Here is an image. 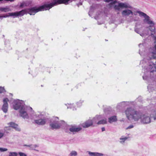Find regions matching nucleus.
<instances>
[{
    "label": "nucleus",
    "instance_id": "nucleus-1",
    "mask_svg": "<svg viewBox=\"0 0 156 156\" xmlns=\"http://www.w3.org/2000/svg\"><path fill=\"white\" fill-rule=\"evenodd\" d=\"M72 0H53V2L50 4H46L39 7H34L29 9H26L17 12L18 16H23L24 14L28 13L30 15H34L36 13L40 11L48 10L51 8L54 5L58 4L64 3L68 4L71 2Z\"/></svg>",
    "mask_w": 156,
    "mask_h": 156
},
{
    "label": "nucleus",
    "instance_id": "nucleus-2",
    "mask_svg": "<svg viewBox=\"0 0 156 156\" xmlns=\"http://www.w3.org/2000/svg\"><path fill=\"white\" fill-rule=\"evenodd\" d=\"M125 113L128 119L133 120L135 121H138L142 116L139 112L130 108H127L125 111Z\"/></svg>",
    "mask_w": 156,
    "mask_h": 156
},
{
    "label": "nucleus",
    "instance_id": "nucleus-3",
    "mask_svg": "<svg viewBox=\"0 0 156 156\" xmlns=\"http://www.w3.org/2000/svg\"><path fill=\"white\" fill-rule=\"evenodd\" d=\"M153 50L151 55L152 56L151 58V63L152 64L149 65V68L151 69V73L156 71V49Z\"/></svg>",
    "mask_w": 156,
    "mask_h": 156
},
{
    "label": "nucleus",
    "instance_id": "nucleus-4",
    "mask_svg": "<svg viewBox=\"0 0 156 156\" xmlns=\"http://www.w3.org/2000/svg\"><path fill=\"white\" fill-rule=\"evenodd\" d=\"M135 31L142 37H144L150 34L147 30H144L142 26L140 23H138L136 24Z\"/></svg>",
    "mask_w": 156,
    "mask_h": 156
},
{
    "label": "nucleus",
    "instance_id": "nucleus-5",
    "mask_svg": "<svg viewBox=\"0 0 156 156\" xmlns=\"http://www.w3.org/2000/svg\"><path fill=\"white\" fill-rule=\"evenodd\" d=\"M137 12L139 14L140 16H143L144 17V19L143 20L144 23L149 24V25H154V23L151 20L150 17L146 13L140 11H137Z\"/></svg>",
    "mask_w": 156,
    "mask_h": 156
},
{
    "label": "nucleus",
    "instance_id": "nucleus-6",
    "mask_svg": "<svg viewBox=\"0 0 156 156\" xmlns=\"http://www.w3.org/2000/svg\"><path fill=\"white\" fill-rule=\"evenodd\" d=\"M54 119L55 120H56V121L50 124V126L52 129H58L60 128L61 126V124L59 123L58 121H56V119L58 120V117H55Z\"/></svg>",
    "mask_w": 156,
    "mask_h": 156
},
{
    "label": "nucleus",
    "instance_id": "nucleus-7",
    "mask_svg": "<svg viewBox=\"0 0 156 156\" xmlns=\"http://www.w3.org/2000/svg\"><path fill=\"white\" fill-rule=\"evenodd\" d=\"M19 112L20 116L23 118L27 119L28 118V115L27 112L24 106H22L21 107V109L19 111Z\"/></svg>",
    "mask_w": 156,
    "mask_h": 156
},
{
    "label": "nucleus",
    "instance_id": "nucleus-8",
    "mask_svg": "<svg viewBox=\"0 0 156 156\" xmlns=\"http://www.w3.org/2000/svg\"><path fill=\"white\" fill-rule=\"evenodd\" d=\"M9 101V100L7 98H5L3 99V104L2 107V109L5 113H6L7 112L8 108V102Z\"/></svg>",
    "mask_w": 156,
    "mask_h": 156
},
{
    "label": "nucleus",
    "instance_id": "nucleus-9",
    "mask_svg": "<svg viewBox=\"0 0 156 156\" xmlns=\"http://www.w3.org/2000/svg\"><path fill=\"white\" fill-rule=\"evenodd\" d=\"M140 119L141 122L144 124L149 123L151 122L150 117L146 115H142Z\"/></svg>",
    "mask_w": 156,
    "mask_h": 156
},
{
    "label": "nucleus",
    "instance_id": "nucleus-10",
    "mask_svg": "<svg viewBox=\"0 0 156 156\" xmlns=\"http://www.w3.org/2000/svg\"><path fill=\"white\" fill-rule=\"evenodd\" d=\"M93 122L92 120L89 119L81 124V126L84 128H88L92 125Z\"/></svg>",
    "mask_w": 156,
    "mask_h": 156
},
{
    "label": "nucleus",
    "instance_id": "nucleus-11",
    "mask_svg": "<svg viewBox=\"0 0 156 156\" xmlns=\"http://www.w3.org/2000/svg\"><path fill=\"white\" fill-rule=\"evenodd\" d=\"M82 129V128L80 127H77L76 126H72L69 129L70 132L73 133L75 132H77Z\"/></svg>",
    "mask_w": 156,
    "mask_h": 156
},
{
    "label": "nucleus",
    "instance_id": "nucleus-12",
    "mask_svg": "<svg viewBox=\"0 0 156 156\" xmlns=\"http://www.w3.org/2000/svg\"><path fill=\"white\" fill-rule=\"evenodd\" d=\"M118 6L121 8L131 9L132 7L128 3H120L119 4Z\"/></svg>",
    "mask_w": 156,
    "mask_h": 156
},
{
    "label": "nucleus",
    "instance_id": "nucleus-13",
    "mask_svg": "<svg viewBox=\"0 0 156 156\" xmlns=\"http://www.w3.org/2000/svg\"><path fill=\"white\" fill-rule=\"evenodd\" d=\"M148 30H146L149 32V31L151 32L150 36L152 35L153 34H154L155 33V28L154 25H149L148 28Z\"/></svg>",
    "mask_w": 156,
    "mask_h": 156
},
{
    "label": "nucleus",
    "instance_id": "nucleus-14",
    "mask_svg": "<svg viewBox=\"0 0 156 156\" xmlns=\"http://www.w3.org/2000/svg\"><path fill=\"white\" fill-rule=\"evenodd\" d=\"M35 122L36 124L38 125H43L45 124L46 121L45 119H40L35 120Z\"/></svg>",
    "mask_w": 156,
    "mask_h": 156
},
{
    "label": "nucleus",
    "instance_id": "nucleus-15",
    "mask_svg": "<svg viewBox=\"0 0 156 156\" xmlns=\"http://www.w3.org/2000/svg\"><path fill=\"white\" fill-rule=\"evenodd\" d=\"M133 14V12L130 10L126 9L123 10L122 12V14L123 16H128L131 14Z\"/></svg>",
    "mask_w": 156,
    "mask_h": 156
},
{
    "label": "nucleus",
    "instance_id": "nucleus-16",
    "mask_svg": "<svg viewBox=\"0 0 156 156\" xmlns=\"http://www.w3.org/2000/svg\"><path fill=\"white\" fill-rule=\"evenodd\" d=\"M9 124L10 126L14 128L16 130L19 131L20 130V129L18 128V125L15 123L13 122H10Z\"/></svg>",
    "mask_w": 156,
    "mask_h": 156
},
{
    "label": "nucleus",
    "instance_id": "nucleus-17",
    "mask_svg": "<svg viewBox=\"0 0 156 156\" xmlns=\"http://www.w3.org/2000/svg\"><path fill=\"white\" fill-rule=\"evenodd\" d=\"M13 108L15 110H18L21 107V104L19 102H16L13 106Z\"/></svg>",
    "mask_w": 156,
    "mask_h": 156
},
{
    "label": "nucleus",
    "instance_id": "nucleus-18",
    "mask_svg": "<svg viewBox=\"0 0 156 156\" xmlns=\"http://www.w3.org/2000/svg\"><path fill=\"white\" fill-rule=\"evenodd\" d=\"M117 120L116 117L115 116H112L108 119V122L111 123L113 122H115Z\"/></svg>",
    "mask_w": 156,
    "mask_h": 156
},
{
    "label": "nucleus",
    "instance_id": "nucleus-19",
    "mask_svg": "<svg viewBox=\"0 0 156 156\" xmlns=\"http://www.w3.org/2000/svg\"><path fill=\"white\" fill-rule=\"evenodd\" d=\"M153 38L154 41V49H156V34H153V35L151 36Z\"/></svg>",
    "mask_w": 156,
    "mask_h": 156
},
{
    "label": "nucleus",
    "instance_id": "nucleus-20",
    "mask_svg": "<svg viewBox=\"0 0 156 156\" xmlns=\"http://www.w3.org/2000/svg\"><path fill=\"white\" fill-rule=\"evenodd\" d=\"M89 154L91 156H101L103 155L102 154L98 153L89 152Z\"/></svg>",
    "mask_w": 156,
    "mask_h": 156
},
{
    "label": "nucleus",
    "instance_id": "nucleus-21",
    "mask_svg": "<svg viewBox=\"0 0 156 156\" xmlns=\"http://www.w3.org/2000/svg\"><path fill=\"white\" fill-rule=\"evenodd\" d=\"M107 123L106 119H102L98 121L97 124L98 125L104 124Z\"/></svg>",
    "mask_w": 156,
    "mask_h": 156
},
{
    "label": "nucleus",
    "instance_id": "nucleus-22",
    "mask_svg": "<svg viewBox=\"0 0 156 156\" xmlns=\"http://www.w3.org/2000/svg\"><path fill=\"white\" fill-rule=\"evenodd\" d=\"M0 10L4 12H7L10 11V9L8 8H0Z\"/></svg>",
    "mask_w": 156,
    "mask_h": 156
},
{
    "label": "nucleus",
    "instance_id": "nucleus-23",
    "mask_svg": "<svg viewBox=\"0 0 156 156\" xmlns=\"http://www.w3.org/2000/svg\"><path fill=\"white\" fill-rule=\"evenodd\" d=\"M8 14L9 16H18L17 12H15L9 13Z\"/></svg>",
    "mask_w": 156,
    "mask_h": 156
},
{
    "label": "nucleus",
    "instance_id": "nucleus-24",
    "mask_svg": "<svg viewBox=\"0 0 156 156\" xmlns=\"http://www.w3.org/2000/svg\"><path fill=\"white\" fill-rule=\"evenodd\" d=\"M77 155V153L75 151H72L70 154V156H76Z\"/></svg>",
    "mask_w": 156,
    "mask_h": 156
},
{
    "label": "nucleus",
    "instance_id": "nucleus-25",
    "mask_svg": "<svg viewBox=\"0 0 156 156\" xmlns=\"http://www.w3.org/2000/svg\"><path fill=\"white\" fill-rule=\"evenodd\" d=\"M9 156H17V154L16 152H10L9 153Z\"/></svg>",
    "mask_w": 156,
    "mask_h": 156
},
{
    "label": "nucleus",
    "instance_id": "nucleus-26",
    "mask_svg": "<svg viewBox=\"0 0 156 156\" xmlns=\"http://www.w3.org/2000/svg\"><path fill=\"white\" fill-rule=\"evenodd\" d=\"M128 138L126 137L123 138H120V140H122L120 142L121 143L124 142V141L127 139Z\"/></svg>",
    "mask_w": 156,
    "mask_h": 156
},
{
    "label": "nucleus",
    "instance_id": "nucleus-27",
    "mask_svg": "<svg viewBox=\"0 0 156 156\" xmlns=\"http://www.w3.org/2000/svg\"><path fill=\"white\" fill-rule=\"evenodd\" d=\"M146 44L145 43H142V44H140L139 45V47L140 48H144V46Z\"/></svg>",
    "mask_w": 156,
    "mask_h": 156
},
{
    "label": "nucleus",
    "instance_id": "nucleus-28",
    "mask_svg": "<svg viewBox=\"0 0 156 156\" xmlns=\"http://www.w3.org/2000/svg\"><path fill=\"white\" fill-rule=\"evenodd\" d=\"M19 154L20 155V156H27L26 154L22 152H19Z\"/></svg>",
    "mask_w": 156,
    "mask_h": 156
},
{
    "label": "nucleus",
    "instance_id": "nucleus-29",
    "mask_svg": "<svg viewBox=\"0 0 156 156\" xmlns=\"http://www.w3.org/2000/svg\"><path fill=\"white\" fill-rule=\"evenodd\" d=\"M7 150V149L5 148H0V151H6Z\"/></svg>",
    "mask_w": 156,
    "mask_h": 156
},
{
    "label": "nucleus",
    "instance_id": "nucleus-30",
    "mask_svg": "<svg viewBox=\"0 0 156 156\" xmlns=\"http://www.w3.org/2000/svg\"><path fill=\"white\" fill-rule=\"evenodd\" d=\"M4 90V89L3 87H0V93L3 92Z\"/></svg>",
    "mask_w": 156,
    "mask_h": 156
},
{
    "label": "nucleus",
    "instance_id": "nucleus-31",
    "mask_svg": "<svg viewBox=\"0 0 156 156\" xmlns=\"http://www.w3.org/2000/svg\"><path fill=\"white\" fill-rule=\"evenodd\" d=\"M133 125H130L128 127H127V128H126V129H130L132 128H133Z\"/></svg>",
    "mask_w": 156,
    "mask_h": 156
},
{
    "label": "nucleus",
    "instance_id": "nucleus-32",
    "mask_svg": "<svg viewBox=\"0 0 156 156\" xmlns=\"http://www.w3.org/2000/svg\"><path fill=\"white\" fill-rule=\"evenodd\" d=\"M25 3L24 2L21 3L20 5V7L21 8H23L24 5Z\"/></svg>",
    "mask_w": 156,
    "mask_h": 156
},
{
    "label": "nucleus",
    "instance_id": "nucleus-33",
    "mask_svg": "<svg viewBox=\"0 0 156 156\" xmlns=\"http://www.w3.org/2000/svg\"><path fill=\"white\" fill-rule=\"evenodd\" d=\"M4 135V134L2 133H0V138H2Z\"/></svg>",
    "mask_w": 156,
    "mask_h": 156
},
{
    "label": "nucleus",
    "instance_id": "nucleus-34",
    "mask_svg": "<svg viewBox=\"0 0 156 156\" xmlns=\"http://www.w3.org/2000/svg\"><path fill=\"white\" fill-rule=\"evenodd\" d=\"M9 16H0V18H1L3 17H8Z\"/></svg>",
    "mask_w": 156,
    "mask_h": 156
},
{
    "label": "nucleus",
    "instance_id": "nucleus-35",
    "mask_svg": "<svg viewBox=\"0 0 156 156\" xmlns=\"http://www.w3.org/2000/svg\"><path fill=\"white\" fill-rule=\"evenodd\" d=\"M101 130L102 131H104L105 130V128L104 127H102L101 128Z\"/></svg>",
    "mask_w": 156,
    "mask_h": 156
},
{
    "label": "nucleus",
    "instance_id": "nucleus-36",
    "mask_svg": "<svg viewBox=\"0 0 156 156\" xmlns=\"http://www.w3.org/2000/svg\"><path fill=\"white\" fill-rule=\"evenodd\" d=\"M77 5L78 6H79V5H82V3H80L79 4H77Z\"/></svg>",
    "mask_w": 156,
    "mask_h": 156
},
{
    "label": "nucleus",
    "instance_id": "nucleus-37",
    "mask_svg": "<svg viewBox=\"0 0 156 156\" xmlns=\"http://www.w3.org/2000/svg\"><path fill=\"white\" fill-rule=\"evenodd\" d=\"M93 120L94 121H95L96 120V118H94Z\"/></svg>",
    "mask_w": 156,
    "mask_h": 156
},
{
    "label": "nucleus",
    "instance_id": "nucleus-38",
    "mask_svg": "<svg viewBox=\"0 0 156 156\" xmlns=\"http://www.w3.org/2000/svg\"><path fill=\"white\" fill-rule=\"evenodd\" d=\"M154 119H156V116L155 117H154Z\"/></svg>",
    "mask_w": 156,
    "mask_h": 156
},
{
    "label": "nucleus",
    "instance_id": "nucleus-39",
    "mask_svg": "<svg viewBox=\"0 0 156 156\" xmlns=\"http://www.w3.org/2000/svg\"><path fill=\"white\" fill-rule=\"evenodd\" d=\"M3 0H0V1H2Z\"/></svg>",
    "mask_w": 156,
    "mask_h": 156
},
{
    "label": "nucleus",
    "instance_id": "nucleus-40",
    "mask_svg": "<svg viewBox=\"0 0 156 156\" xmlns=\"http://www.w3.org/2000/svg\"><path fill=\"white\" fill-rule=\"evenodd\" d=\"M89 13H90V12H89ZM89 15H90V13H89Z\"/></svg>",
    "mask_w": 156,
    "mask_h": 156
}]
</instances>
